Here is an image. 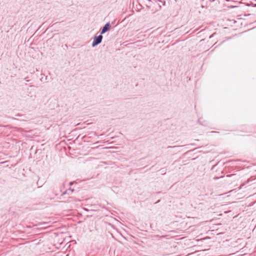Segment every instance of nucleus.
<instances>
[{
  "instance_id": "5",
  "label": "nucleus",
  "mask_w": 256,
  "mask_h": 256,
  "mask_svg": "<svg viewBox=\"0 0 256 256\" xmlns=\"http://www.w3.org/2000/svg\"><path fill=\"white\" fill-rule=\"evenodd\" d=\"M68 191H70V194L72 192H73V190L70 188L68 190H66V191H65L62 194V195H64L65 194H69V193H68Z\"/></svg>"
},
{
  "instance_id": "4",
  "label": "nucleus",
  "mask_w": 256,
  "mask_h": 256,
  "mask_svg": "<svg viewBox=\"0 0 256 256\" xmlns=\"http://www.w3.org/2000/svg\"><path fill=\"white\" fill-rule=\"evenodd\" d=\"M198 122L204 126H207L208 124L206 120H203L202 118H200L198 120Z\"/></svg>"
},
{
  "instance_id": "1",
  "label": "nucleus",
  "mask_w": 256,
  "mask_h": 256,
  "mask_svg": "<svg viewBox=\"0 0 256 256\" xmlns=\"http://www.w3.org/2000/svg\"><path fill=\"white\" fill-rule=\"evenodd\" d=\"M103 36L100 34L98 36H95L94 37V40L92 43V46L94 47L100 44L102 40Z\"/></svg>"
},
{
  "instance_id": "8",
  "label": "nucleus",
  "mask_w": 256,
  "mask_h": 256,
  "mask_svg": "<svg viewBox=\"0 0 256 256\" xmlns=\"http://www.w3.org/2000/svg\"><path fill=\"white\" fill-rule=\"evenodd\" d=\"M41 76H44V74H41Z\"/></svg>"
},
{
  "instance_id": "10",
  "label": "nucleus",
  "mask_w": 256,
  "mask_h": 256,
  "mask_svg": "<svg viewBox=\"0 0 256 256\" xmlns=\"http://www.w3.org/2000/svg\"><path fill=\"white\" fill-rule=\"evenodd\" d=\"M68 193H69V194H70V191H68Z\"/></svg>"
},
{
  "instance_id": "7",
  "label": "nucleus",
  "mask_w": 256,
  "mask_h": 256,
  "mask_svg": "<svg viewBox=\"0 0 256 256\" xmlns=\"http://www.w3.org/2000/svg\"><path fill=\"white\" fill-rule=\"evenodd\" d=\"M70 185H72V182H70Z\"/></svg>"
},
{
  "instance_id": "6",
  "label": "nucleus",
  "mask_w": 256,
  "mask_h": 256,
  "mask_svg": "<svg viewBox=\"0 0 256 256\" xmlns=\"http://www.w3.org/2000/svg\"><path fill=\"white\" fill-rule=\"evenodd\" d=\"M48 76H46L45 77V79H44V80H43V76H42V77L40 78V80H41L42 82H48Z\"/></svg>"
},
{
  "instance_id": "3",
  "label": "nucleus",
  "mask_w": 256,
  "mask_h": 256,
  "mask_svg": "<svg viewBox=\"0 0 256 256\" xmlns=\"http://www.w3.org/2000/svg\"><path fill=\"white\" fill-rule=\"evenodd\" d=\"M153 2L154 4L158 6L159 9L161 8L162 5L164 6L165 4V2L161 0H153Z\"/></svg>"
},
{
  "instance_id": "9",
  "label": "nucleus",
  "mask_w": 256,
  "mask_h": 256,
  "mask_svg": "<svg viewBox=\"0 0 256 256\" xmlns=\"http://www.w3.org/2000/svg\"><path fill=\"white\" fill-rule=\"evenodd\" d=\"M239 160H236V161H239Z\"/></svg>"
},
{
  "instance_id": "2",
  "label": "nucleus",
  "mask_w": 256,
  "mask_h": 256,
  "mask_svg": "<svg viewBox=\"0 0 256 256\" xmlns=\"http://www.w3.org/2000/svg\"><path fill=\"white\" fill-rule=\"evenodd\" d=\"M111 27L110 24L108 22L100 30V34H103L107 32Z\"/></svg>"
}]
</instances>
